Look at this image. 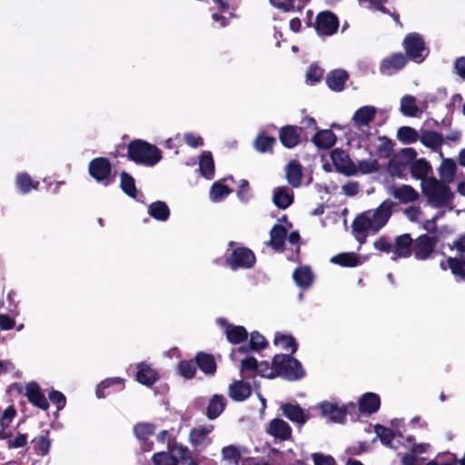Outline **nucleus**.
<instances>
[{
  "label": "nucleus",
  "instance_id": "24",
  "mask_svg": "<svg viewBox=\"0 0 465 465\" xmlns=\"http://www.w3.org/2000/svg\"><path fill=\"white\" fill-rule=\"evenodd\" d=\"M336 141V134L330 129L319 130L312 137V142L320 150L331 149Z\"/></svg>",
  "mask_w": 465,
  "mask_h": 465
},
{
  "label": "nucleus",
  "instance_id": "56",
  "mask_svg": "<svg viewBox=\"0 0 465 465\" xmlns=\"http://www.w3.org/2000/svg\"><path fill=\"white\" fill-rule=\"evenodd\" d=\"M447 263L452 274L465 280V260L449 257Z\"/></svg>",
  "mask_w": 465,
  "mask_h": 465
},
{
  "label": "nucleus",
  "instance_id": "18",
  "mask_svg": "<svg viewBox=\"0 0 465 465\" xmlns=\"http://www.w3.org/2000/svg\"><path fill=\"white\" fill-rule=\"evenodd\" d=\"M197 368L206 376L213 377L217 371V363L213 354L205 351H198L194 356Z\"/></svg>",
  "mask_w": 465,
  "mask_h": 465
},
{
  "label": "nucleus",
  "instance_id": "5",
  "mask_svg": "<svg viewBox=\"0 0 465 465\" xmlns=\"http://www.w3.org/2000/svg\"><path fill=\"white\" fill-rule=\"evenodd\" d=\"M319 410L323 417L336 423L345 422L347 416H350L351 420H358L357 405L352 401L339 405L325 401L319 404Z\"/></svg>",
  "mask_w": 465,
  "mask_h": 465
},
{
  "label": "nucleus",
  "instance_id": "64",
  "mask_svg": "<svg viewBox=\"0 0 465 465\" xmlns=\"http://www.w3.org/2000/svg\"><path fill=\"white\" fill-rule=\"evenodd\" d=\"M314 465H336L334 458L331 455H324L321 452L312 454Z\"/></svg>",
  "mask_w": 465,
  "mask_h": 465
},
{
  "label": "nucleus",
  "instance_id": "26",
  "mask_svg": "<svg viewBox=\"0 0 465 465\" xmlns=\"http://www.w3.org/2000/svg\"><path fill=\"white\" fill-rule=\"evenodd\" d=\"M228 394L234 401H243L252 394V388L247 381H235L229 385Z\"/></svg>",
  "mask_w": 465,
  "mask_h": 465
},
{
  "label": "nucleus",
  "instance_id": "54",
  "mask_svg": "<svg viewBox=\"0 0 465 465\" xmlns=\"http://www.w3.org/2000/svg\"><path fill=\"white\" fill-rule=\"evenodd\" d=\"M154 465H179V460L174 454L169 452L160 451L154 453L152 457Z\"/></svg>",
  "mask_w": 465,
  "mask_h": 465
},
{
  "label": "nucleus",
  "instance_id": "46",
  "mask_svg": "<svg viewBox=\"0 0 465 465\" xmlns=\"http://www.w3.org/2000/svg\"><path fill=\"white\" fill-rule=\"evenodd\" d=\"M155 425L150 422H139L134 427V435L143 442L154 434Z\"/></svg>",
  "mask_w": 465,
  "mask_h": 465
},
{
  "label": "nucleus",
  "instance_id": "37",
  "mask_svg": "<svg viewBox=\"0 0 465 465\" xmlns=\"http://www.w3.org/2000/svg\"><path fill=\"white\" fill-rule=\"evenodd\" d=\"M302 165L297 161H292L286 166V179L292 187H299L302 183Z\"/></svg>",
  "mask_w": 465,
  "mask_h": 465
},
{
  "label": "nucleus",
  "instance_id": "13",
  "mask_svg": "<svg viewBox=\"0 0 465 465\" xmlns=\"http://www.w3.org/2000/svg\"><path fill=\"white\" fill-rule=\"evenodd\" d=\"M218 324L223 330L227 341L232 344H240L247 341L249 333L245 327L242 325H233L225 318H219Z\"/></svg>",
  "mask_w": 465,
  "mask_h": 465
},
{
  "label": "nucleus",
  "instance_id": "62",
  "mask_svg": "<svg viewBox=\"0 0 465 465\" xmlns=\"http://www.w3.org/2000/svg\"><path fill=\"white\" fill-rule=\"evenodd\" d=\"M323 72L320 66L312 64L306 73V78L312 84L319 83L323 77Z\"/></svg>",
  "mask_w": 465,
  "mask_h": 465
},
{
  "label": "nucleus",
  "instance_id": "52",
  "mask_svg": "<svg viewBox=\"0 0 465 465\" xmlns=\"http://www.w3.org/2000/svg\"><path fill=\"white\" fill-rule=\"evenodd\" d=\"M331 262L344 267H354L358 264L359 259L353 252H345L333 256Z\"/></svg>",
  "mask_w": 465,
  "mask_h": 465
},
{
  "label": "nucleus",
  "instance_id": "47",
  "mask_svg": "<svg viewBox=\"0 0 465 465\" xmlns=\"http://www.w3.org/2000/svg\"><path fill=\"white\" fill-rule=\"evenodd\" d=\"M276 143V139L273 136H269L264 134L257 135L253 142L254 148L260 153L272 152V147Z\"/></svg>",
  "mask_w": 465,
  "mask_h": 465
},
{
  "label": "nucleus",
  "instance_id": "25",
  "mask_svg": "<svg viewBox=\"0 0 465 465\" xmlns=\"http://www.w3.org/2000/svg\"><path fill=\"white\" fill-rule=\"evenodd\" d=\"M391 194L401 203L416 202L419 199V193L411 185L391 186Z\"/></svg>",
  "mask_w": 465,
  "mask_h": 465
},
{
  "label": "nucleus",
  "instance_id": "12",
  "mask_svg": "<svg viewBox=\"0 0 465 465\" xmlns=\"http://www.w3.org/2000/svg\"><path fill=\"white\" fill-rule=\"evenodd\" d=\"M339 27L338 16L331 11H322L316 15L314 28L319 35H332Z\"/></svg>",
  "mask_w": 465,
  "mask_h": 465
},
{
  "label": "nucleus",
  "instance_id": "7",
  "mask_svg": "<svg viewBox=\"0 0 465 465\" xmlns=\"http://www.w3.org/2000/svg\"><path fill=\"white\" fill-rule=\"evenodd\" d=\"M89 174L98 183H103L105 186L110 185L114 178L112 177V164L105 157H96L89 163Z\"/></svg>",
  "mask_w": 465,
  "mask_h": 465
},
{
  "label": "nucleus",
  "instance_id": "35",
  "mask_svg": "<svg viewBox=\"0 0 465 465\" xmlns=\"http://www.w3.org/2000/svg\"><path fill=\"white\" fill-rule=\"evenodd\" d=\"M49 434V430H42L40 435L32 440L33 449L38 455L45 456L48 454L51 448Z\"/></svg>",
  "mask_w": 465,
  "mask_h": 465
},
{
  "label": "nucleus",
  "instance_id": "27",
  "mask_svg": "<svg viewBox=\"0 0 465 465\" xmlns=\"http://www.w3.org/2000/svg\"><path fill=\"white\" fill-rule=\"evenodd\" d=\"M286 238V228L281 224H274L270 232L268 245L276 252H283Z\"/></svg>",
  "mask_w": 465,
  "mask_h": 465
},
{
  "label": "nucleus",
  "instance_id": "17",
  "mask_svg": "<svg viewBox=\"0 0 465 465\" xmlns=\"http://www.w3.org/2000/svg\"><path fill=\"white\" fill-rule=\"evenodd\" d=\"M25 396L34 406L46 411L49 408L48 400L42 392L39 384L35 381H30L25 385Z\"/></svg>",
  "mask_w": 465,
  "mask_h": 465
},
{
  "label": "nucleus",
  "instance_id": "20",
  "mask_svg": "<svg viewBox=\"0 0 465 465\" xmlns=\"http://www.w3.org/2000/svg\"><path fill=\"white\" fill-rule=\"evenodd\" d=\"M136 381L147 387L153 386L159 379V373L146 362L137 364Z\"/></svg>",
  "mask_w": 465,
  "mask_h": 465
},
{
  "label": "nucleus",
  "instance_id": "63",
  "mask_svg": "<svg viewBox=\"0 0 465 465\" xmlns=\"http://www.w3.org/2000/svg\"><path fill=\"white\" fill-rule=\"evenodd\" d=\"M49 400L56 405L58 411L63 410L66 405L65 396L59 391L52 390L48 394Z\"/></svg>",
  "mask_w": 465,
  "mask_h": 465
},
{
  "label": "nucleus",
  "instance_id": "9",
  "mask_svg": "<svg viewBox=\"0 0 465 465\" xmlns=\"http://www.w3.org/2000/svg\"><path fill=\"white\" fill-rule=\"evenodd\" d=\"M225 262L234 271L240 268L251 269L254 266L256 258L251 249L237 247L232 252L230 256L226 257Z\"/></svg>",
  "mask_w": 465,
  "mask_h": 465
},
{
  "label": "nucleus",
  "instance_id": "42",
  "mask_svg": "<svg viewBox=\"0 0 465 465\" xmlns=\"http://www.w3.org/2000/svg\"><path fill=\"white\" fill-rule=\"evenodd\" d=\"M177 373L186 380H192L195 377L197 366L194 360H183L178 362L176 367Z\"/></svg>",
  "mask_w": 465,
  "mask_h": 465
},
{
  "label": "nucleus",
  "instance_id": "1",
  "mask_svg": "<svg viewBox=\"0 0 465 465\" xmlns=\"http://www.w3.org/2000/svg\"><path fill=\"white\" fill-rule=\"evenodd\" d=\"M393 206V202L386 199L375 210H368L356 216L351 223L355 239L363 242L368 230L376 233L383 228L392 215Z\"/></svg>",
  "mask_w": 465,
  "mask_h": 465
},
{
  "label": "nucleus",
  "instance_id": "19",
  "mask_svg": "<svg viewBox=\"0 0 465 465\" xmlns=\"http://www.w3.org/2000/svg\"><path fill=\"white\" fill-rule=\"evenodd\" d=\"M381 407L380 396L374 392H366L359 399L357 406L358 414H373L379 411Z\"/></svg>",
  "mask_w": 465,
  "mask_h": 465
},
{
  "label": "nucleus",
  "instance_id": "61",
  "mask_svg": "<svg viewBox=\"0 0 465 465\" xmlns=\"http://www.w3.org/2000/svg\"><path fill=\"white\" fill-rule=\"evenodd\" d=\"M305 6L303 2H299L296 4V0H282L280 4V10L288 13L298 11L301 12Z\"/></svg>",
  "mask_w": 465,
  "mask_h": 465
},
{
  "label": "nucleus",
  "instance_id": "32",
  "mask_svg": "<svg viewBox=\"0 0 465 465\" xmlns=\"http://www.w3.org/2000/svg\"><path fill=\"white\" fill-rule=\"evenodd\" d=\"M168 449L180 460L182 465H196L192 452L187 447L173 442L168 444Z\"/></svg>",
  "mask_w": 465,
  "mask_h": 465
},
{
  "label": "nucleus",
  "instance_id": "3",
  "mask_svg": "<svg viewBox=\"0 0 465 465\" xmlns=\"http://www.w3.org/2000/svg\"><path fill=\"white\" fill-rule=\"evenodd\" d=\"M421 192L428 203L436 208L447 206L453 198V193L445 182L435 177H429L422 182Z\"/></svg>",
  "mask_w": 465,
  "mask_h": 465
},
{
  "label": "nucleus",
  "instance_id": "11",
  "mask_svg": "<svg viewBox=\"0 0 465 465\" xmlns=\"http://www.w3.org/2000/svg\"><path fill=\"white\" fill-rule=\"evenodd\" d=\"M331 159L338 173L346 176L357 174L356 164L351 160L345 150L335 148L331 153Z\"/></svg>",
  "mask_w": 465,
  "mask_h": 465
},
{
  "label": "nucleus",
  "instance_id": "4",
  "mask_svg": "<svg viewBox=\"0 0 465 465\" xmlns=\"http://www.w3.org/2000/svg\"><path fill=\"white\" fill-rule=\"evenodd\" d=\"M272 369L276 376L288 381H298L305 376L302 363L292 355L276 354L272 359Z\"/></svg>",
  "mask_w": 465,
  "mask_h": 465
},
{
  "label": "nucleus",
  "instance_id": "40",
  "mask_svg": "<svg viewBox=\"0 0 465 465\" xmlns=\"http://www.w3.org/2000/svg\"><path fill=\"white\" fill-rule=\"evenodd\" d=\"M276 346H281L285 351H290L289 355L294 354L298 350V343L293 336L290 334L276 333L273 341Z\"/></svg>",
  "mask_w": 465,
  "mask_h": 465
},
{
  "label": "nucleus",
  "instance_id": "45",
  "mask_svg": "<svg viewBox=\"0 0 465 465\" xmlns=\"http://www.w3.org/2000/svg\"><path fill=\"white\" fill-rule=\"evenodd\" d=\"M374 432L383 445L389 448L392 447V441L396 437V432L393 430L381 424H376L374 426Z\"/></svg>",
  "mask_w": 465,
  "mask_h": 465
},
{
  "label": "nucleus",
  "instance_id": "21",
  "mask_svg": "<svg viewBox=\"0 0 465 465\" xmlns=\"http://www.w3.org/2000/svg\"><path fill=\"white\" fill-rule=\"evenodd\" d=\"M282 415L293 423L303 425L309 420V415L299 404L283 403L281 407Z\"/></svg>",
  "mask_w": 465,
  "mask_h": 465
},
{
  "label": "nucleus",
  "instance_id": "57",
  "mask_svg": "<svg viewBox=\"0 0 465 465\" xmlns=\"http://www.w3.org/2000/svg\"><path fill=\"white\" fill-rule=\"evenodd\" d=\"M250 336L249 349L251 351H260L268 345L266 339L259 331H252Z\"/></svg>",
  "mask_w": 465,
  "mask_h": 465
},
{
  "label": "nucleus",
  "instance_id": "23",
  "mask_svg": "<svg viewBox=\"0 0 465 465\" xmlns=\"http://www.w3.org/2000/svg\"><path fill=\"white\" fill-rule=\"evenodd\" d=\"M376 114V107L364 105L354 113L351 120L355 127L361 129L364 126H368L374 120Z\"/></svg>",
  "mask_w": 465,
  "mask_h": 465
},
{
  "label": "nucleus",
  "instance_id": "60",
  "mask_svg": "<svg viewBox=\"0 0 465 465\" xmlns=\"http://www.w3.org/2000/svg\"><path fill=\"white\" fill-rule=\"evenodd\" d=\"M258 368L256 369V373L261 377L267 379H273L276 377V372L272 369V364L270 365L268 361H262L258 362Z\"/></svg>",
  "mask_w": 465,
  "mask_h": 465
},
{
  "label": "nucleus",
  "instance_id": "14",
  "mask_svg": "<svg viewBox=\"0 0 465 465\" xmlns=\"http://www.w3.org/2000/svg\"><path fill=\"white\" fill-rule=\"evenodd\" d=\"M413 252V240L409 233L398 235L394 239L391 260L409 258Z\"/></svg>",
  "mask_w": 465,
  "mask_h": 465
},
{
  "label": "nucleus",
  "instance_id": "34",
  "mask_svg": "<svg viewBox=\"0 0 465 465\" xmlns=\"http://www.w3.org/2000/svg\"><path fill=\"white\" fill-rule=\"evenodd\" d=\"M432 168L425 158H420L412 161L410 166L411 175L422 182L427 179L426 176L431 172Z\"/></svg>",
  "mask_w": 465,
  "mask_h": 465
},
{
  "label": "nucleus",
  "instance_id": "30",
  "mask_svg": "<svg viewBox=\"0 0 465 465\" xmlns=\"http://www.w3.org/2000/svg\"><path fill=\"white\" fill-rule=\"evenodd\" d=\"M199 170L205 179L212 180L214 177L215 166L213 154L209 151L202 153L199 160Z\"/></svg>",
  "mask_w": 465,
  "mask_h": 465
},
{
  "label": "nucleus",
  "instance_id": "6",
  "mask_svg": "<svg viewBox=\"0 0 465 465\" xmlns=\"http://www.w3.org/2000/svg\"><path fill=\"white\" fill-rule=\"evenodd\" d=\"M402 46L407 59L417 64L422 63L430 53V49L426 46L422 35L416 32L409 33L405 35Z\"/></svg>",
  "mask_w": 465,
  "mask_h": 465
},
{
  "label": "nucleus",
  "instance_id": "53",
  "mask_svg": "<svg viewBox=\"0 0 465 465\" xmlns=\"http://www.w3.org/2000/svg\"><path fill=\"white\" fill-rule=\"evenodd\" d=\"M357 173L370 174L377 173L380 170V164L376 159L361 160L356 164Z\"/></svg>",
  "mask_w": 465,
  "mask_h": 465
},
{
  "label": "nucleus",
  "instance_id": "44",
  "mask_svg": "<svg viewBox=\"0 0 465 465\" xmlns=\"http://www.w3.org/2000/svg\"><path fill=\"white\" fill-rule=\"evenodd\" d=\"M293 202V197L283 187H277L273 192L274 204L282 210L287 209Z\"/></svg>",
  "mask_w": 465,
  "mask_h": 465
},
{
  "label": "nucleus",
  "instance_id": "50",
  "mask_svg": "<svg viewBox=\"0 0 465 465\" xmlns=\"http://www.w3.org/2000/svg\"><path fill=\"white\" fill-rule=\"evenodd\" d=\"M378 140L381 143L376 149V154L380 158H390L393 153L395 143L387 136H379Z\"/></svg>",
  "mask_w": 465,
  "mask_h": 465
},
{
  "label": "nucleus",
  "instance_id": "59",
  "mask_svg": "<svg viewBox=\"0 0 465 465\" xmlns=\"http://www.w3.org/2000/svg\"><path fill=\"white\" fill-rule=\"evenodd\" d=\"M16 416V409L14 405L8 406L0 418V428L7 429Z\"/></svg>",
  "mask_w": 465,
  "mask_h": 465
},
{
  "label": "nucleus",
  "instance_id": "43",
  "mask_svg": "<svg viewBox=\"0 0 465 465\" xmlns=\"http://www.w3.org/2000/svg\"><path fill=\"white\" fill-rule=\"evenodd\" d=\"M15 183L23 193H28L33 189L36 190L39 186V182L34 181L26 173H18L15 179Z\"/></svg>",
  "mask_w": 465,
  "mask_h": 465
},
{
  "label": "nucleus",
  "instance_id": "36",
  "mask_svg": "<svg viewBox=\"0 0 465 465\" xmlns=\"http://www.w3.org/2000/svg\"><path fill=\"white\" fill-rule=\"evenodd\" d=\"M148 213L157 221L165 222L169 219L171 212L166 203L155 201L149 205Z\"/></svg>",
  "mask_w": 465,
  "mask_h": 465
},
{
  "label": "nucleus",
  "instance_id": "51",
  "mask_svg": "<svg viewBox=\"0 0 465 465\" xmlns=\"http://www.w3.org/2000/svg\"><path fill=\"white\" fill-rule=\"evenodd\" d=\"M397 138L404 144H411L416 143L420 136L414 128L401 126L397 131Z\"/></svg>",
  "mask_w": 465,
  "mask_h": 465
},
{
  "label": "nucleus",
  "instance_id": "49",
  "mask_svg": "<svg viewBox=\"0 0 465 465\" xmlns=\"http://www.w3.org/2000/svg\"><path fill=\"white\" fill-rule=\"evenodd\" d=\"M231 193L232 190L228 185L217 181L211 186L210 198L213 202H220L226 198Z\"/></svg>",
  "mask_w": 465,
  "mask_h": 465
},
{
  "label": "nucleus",
  "instance_id": "15",
  "mask_svg": "<svg viewBox=\"0 0 465 465\" xmlns=\"http://www.w3.org/2000/svg\"><path fill=\"white\" fill-rule=\"evenodd\" d=\"M408 59L402 53H394L381 60L380 72L381 74L391 75L407 64Z\"/></svg>",
  "mask_w": 465,
  "mask_h": 465
},
{
  "label": "nucleus",
  "instance_id": "39",
  "mask_svg": "<svg viewBox=\"0 0 465 465\" xmlns=\"http://www.w3.org/2000/svg\"><path fill=\"white\" fill-rule=\"evenodd\" d=\"M120 187L123 192L129 197H136L137 188L135 185L134 178L125 171H123L120 173Z\"/></svg>",
  "mask_w": 465,
  "mask_h": 465
},
{
  "label": "nucleus",
  "instance_id": "38",
  "mask_svg": "<svg viewBox=\"0 0 465 465\" xmlns=\"http://www.w3.org/2000/svg\"><path fill=\"white\" fill-rule=\"evenodd\" d=\"M242 453L235 445H228L222 449V461L224 465H239Z\"/></svg>",
  "mask_w": 465,
  "mask_h": 465
},
{
  "label": "nucleus",
  "instance_id": "10",
  "mask_svg": "<svg viewBox=\"0 0 465 465\" xmlns=\"http://www.w3.org/2000/svg\"><path fill=\"white\" fill-rule=\"evenodd\" d=\"M438 242L436 235L420 234L413 241V254L419 261L429 259L435 251Z\"/></svg>",
  "mask_w": 465,
  "mask_h": 465
},
{
  "label": "nucleus",
  "instance_id": "22",
  "mask_svg": "<svg viewBox=\"0 0 465 465\" xmlns=\"http://www.w3.org/2000/svg\"><path fill=\"white\" fill-rule=\"evenodd\" d=\"M349 74L344 69H334L330 71L325 78L328 87L333 92H341L346 82L349 80Z\"/></svg>",
  "mask_w": 465,
  "mask_h": 465
},
{
  "label": "nucleus",
  "instance_id": "16",
  "mask_svg": "<svg viewBox=\"0 0 465 465\" xmlns=\"http://www.w3.org/2000/svg\"><path fill=\"white\" fill-rule=\"evenodd\" d=\"M292 428L285 420L274 418L266 428V432L276 440L282 441L289 440L292 438Z\"/></svg>",
  "mask_w": 465,
  "mask_h": 465
},
{
  "label": "nucleus",
  "instance_id": "31",
  "mask_svg": "<svg viewBox=\"0 0 465 465\" xmlns=\"http://www.w3.org/2000/svg\"><path fill=\"white\" fill-rule=\"evenodd\" d=\"M124 380L115 377V378H108L104 381H101L97 387H96V396L99 399H104L109 394H111L113 391L111 389L114 386H119L120 390H123L124 388Z\"/></svg>",
  "mask_w": 465,
  "mask_h": 465
},
{
  "label": "nucleus",
  "instance_id": "48",
  "mask_svg": "<svg viewBox=\"0 0 465 465\" xmlns=\"http://www.w3.org/2000/svg\"><path fill=\"white\" fill-rule=\"evenodd\" d=\"M401 112L403 115L413 117L417 115L419 107L416 104V99L412 95L406 94L401 100Z\"/></svg>",
  "mask_w": 465,
  "mask_h": 465
},
{
  "label": "nucleus",
  "instance_id": "41",
  "mask_svg": "<svg viewBox=\"0 0 465 465\" xmlns=\"http://www.w3.org/2000/svg\"><path fill=\"white\" fill-rule=\"evenodd\" d=\"M456 172L457 166L454 160L450 158H445L442 160L439 168V173L443 182H451L456 174Z\"/></svg>",
  "mask_w": 465,
  "mask_h": 465
},
{
  "label": "nucleus",
  "instance_id": "58",
  "mask_svg": "<svg viewBox=\"0 0 465 465\" xmlns=\"http://www.w3.org/2000/svg\"><path fill=\"white\" fill-rule=\"evenodd\" d=\"M28 437L26 433L17 432L15 436L12 433L10 435L9 440L6 441V445L8 449H18L24 448L27 445Z\"/></svg>",
  "mask_w": 465,
  "mask_h": 465
},
{
  "label": "nucleus",
  "instance_id": "55",
  "mask_svg": "<svg viewBox=\"0 0 465 465\" xmlns=\"http://www.w3.org/2000/svg\"><path fill=\"white\" fill-rule=\"evenodd\" d=\"M213 426L198 427L191 430L190 438L194 445H200L203 442L207 435L213 430Z\"/></svg>",
  "mask_w": 465,
  "mask_h": 465
},
{
  "label": "nucleus",
  "instance_id": "29",
  "mask_svg": "<svg viewBox=\"0 0 465 465\" xmlns=\"http://www.w3.org/2000/svg\"><path fill=\"white\" fill-rule=\"evenodd\" d=\"M227 406V401L225 397L222 394H214L207 406L206 409V417L209 420L217 419L225 410Z\"/></svg>",
  "mask_w": 465,
  "mask_h": 465
},
{
  "label": "nucleus",
  "instance_id": "2",
  "mask_svg": "<svg viewBox=\"0 0 465 465\" xmlns=\"http://www.w3.org/2000/svg\"><path fill=\"white\" fill-rule=\"evenodd\" d=\"M127 157L136 164L154 166L162 159V151L142 139H134L127 145Z\"/></svg>",
  "mask_w": 465,
  "mask_h": 465
},
{
  "label": "nucleus",
  "instance_id": "8",
  "mask_svg": "<svg viewBox=\"0 0 465 465\" xmlns=\"http://www.w3.org/2000/svg\"><path fill=\"white\" fill-rule=\"evenodd\" d=\"M278 136L282 146L288 149H292L298 144L308 141V136L303 127L291 124L281 127Z\"/></svg>",
  "mask_w": 465,
  "mask_h": 465
},
{
  "label": "nucleus",
  "instance_id": "33",
  "mask_svg": "<svg viewBox=\"0 0 465 465\" xmlns=\"http://www.w3.org/2000/svg\"><path fill=\"white\" fill-rule=\"evenodd\" d=\"M419 139L424 146L434 151L440 149L443 143L442 134L436 131H422Z\"/></svg>",
  "mask_w": 465,
  "mask_h": 465
},
{
  "label": "nucleus",
  "instance_id": "28",
  "mask_svg": "<svg viewBox=\"0 0 465 465\" xmlns=\"http://www.w3.org/2000/svg\"><path fill=\"white\" fill-rule=\"evenodd\" d=\"M295 284L303 290L312 286L314 281V274L309 266H300L292 273Z\"/></svg>",
  "mask_w": 465,
  "mask_h": 465
}]
</instances>
